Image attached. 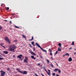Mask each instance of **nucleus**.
<instances>
[{"instance_id": "22", "label": "nucleus", "mask_w": 76, "mask_h": 76, "mask_svg": "<svg viewBox=\"0 0 76 76\" xmlns=\"http://www.w3.org/2000/svg\"><path fill=\"white\" fill-rule=\"evenodd\" d=\"M4 58H3L0 57V60H4Z\"/></svg>"}, {"instance_id": "40", "label": "nucleus", "mask_w": 76, "mask_h": 76, "mask_svg": "<svg viewBox=\"0 0 76 76\" xmlns=\"http://www.w3.org/2000/svg\"><path fill=\"white\" fill-rule=\"evenodd\" d=\"M41 75H42V76H44V75L43 74H42V73H41Z\"/></svg>"}, {"instance_id": "2", "label": "nucleus", "mask_w": 76, "mask_h": 76, "mask_svg": "<svg viewBox=\"0 0 76 76\" xmlns=\"http://www.w3.org/2000/svg\"><path fill=\"white\" fill-rule=\"evenodd\" d=\"M35 44L36 45H37V47H39V48H40V49H41V50H42L43 51H44V52H45V53H47V50L43 49H42V48H41V46H40L39 44H37V43H36Z\"/></svg>"}, {"instance_id": "47", "label": "nucleus", "mask_w": 76, "mask_h": 76, "mask_svg": "<svg viewBox=\"0 0 76 76\" xmlns=\"http://www.w3.org/2000/svg\"><path fill=\"white\" fill-rule=\"evenodd\" d=\"M76 54V52H75L74 53V54Z\"/></svg>"}, {"instance_id": "28", "label": "nucleus", "mask_w": 76, "mask_h": 76, "mask_svg": "<svg viewBox=\"0 0 76 76\" xmlns=\"http://www.w3.org/2000/svg\"><path fill=\"white\" fill-rule=\"evenodd\" d=\"M67 55V56H69V54L68 53H66V54H65V55H66H66Z\"/></svg>"}, {"instance_id": "15", "label": "nucleus", "mask_w": 76, "mask_h": 76, "mask_svg": "<svg viewBox=\"0 0 76 76\" xmlns=\"http://www.w3.org/2000/svg\"><path fill=\"white\" fill-rule=\"evenodd\" d=\"M34 39V36L32 37V39H31L29 40V41H32V40Z\"/></svg>"}, {"instance_id": "7", "label": "nucleus", "mask_w": 76, "mask_h": 76, "mask_svg": "<svg viewBox=\"0 0 76 76\" xmlns=\"http://www.w3.org/2000/svg\"><path fill=\"white\" fill-rule=\"evenodd\" d=\"M22 55L20 54L19 55H18L17 56V58H20V59H22Z\"/></svg>"}, {"instance_id": "51", "label": "nucleus", "mask_w": 76, "mask_h": 76, "mask_svg": "<svg viewBox=\"0 0 76 76\" xmlns=\"http://www.w3.org/2000/svg\"><path fill=\"white\" fill-rule=\"evenodd\" d=\"M47 70H46V69H45V71H46Z\"/></svg>"}, {"instance_id": "17", "label": "nucleus", "mask_w": 76, "mask_h": 76, "mask_svg": "<svg viewBox=\"0 0 76 76\" xmlns=\"http://www.w3.org/2000/svg\"><path fill=\"white\" fill-rule=\"evenodd\" d=\"M61 49H60V48H58V51H61Z\"/></svg>"}, {"instance_id": "49", "label": "nucleus", "mask_w": 76, "mask_h": 76, "mask_svg": "<svg viewBox=\"0 0 76 76\" xmlns=\"http://www.w3.org/2000/svg\"><path fill=\"white\" fill-rule=\"evenodd\" d=\"M66 56V55H63V57H64V56Z\"/></svg>"}, {"instance_id": "1", "label": "nucleus", "mask_w": 76, "mask_h": 76, "mask_svg": "<svg viewBox=\"0 0 76 76\" xmlns=\"http://www.w3.org/2000/svg\"><path fill=\"white\" fill-rule=\"evenodd\" d=\"M8 48V50L10 51L15 52V49L16 48V46L15 45H11Z\"/></svg>"}, {"instance_id": "6", "label": "nucleus", "mask_w": 76, "mask_h": 76, "mask_svg": "<svg viewBox=\"0 0 76 76\" xmlns=\"http://www.w3.org/2000/svg\"><path fill=\"white\" fill-rule=\"evenodd\" d=\"M28 57H26L25 59L24 60V62H25V63H28Z\"/></svg>"}, {"instance_id": "39", "label": "nucleus", "mask_w": 76, "mask_h": 76, "mask_svg": "<svg viewBox=\"0 0 76 76\" xmlns=\"http://www.w3.org/2000/svg\"><path fill=\"white\" fill-rule=\"evenodd\" d=\"M35 76H38V75H37L36 74H35Z\"/></svg>"}, {"instance_id": "48", "label": "nucleus", "mask_w": 76, "mask_h": 76, "mask_svg": "<svg viewBox=\"0 0 76 76\" xmlns=\"http://www.w3.org/2000/svg\"><path fill=\"white\" fill-rule=\"evenodd\" d=\"M56 76H59V75L57 74V75H56Z\"/></svg>"}, {"instance_id": "44", "label": "nucleus", "mask_w": 76, "mask_h": 76, "mask_svg": "<svg viewBox=\"0 0 76 76\" xmlns=\"http://www.w3.org/2000/svg\"><path fill=\"white\" fill-rule=\"evenodd\" d=\"M38 66H40V64H38Z\"/></svg>"}, {"instance_id": "42", "label": "nucleus", "mask_w": 76, "mask_h": 76, "mask_svg": "<svg viewBox=\"0 0 76 76\" xmlns=\"http://www.w3.org/2000/svg\"><path fill=\"white\" fill-rule=\"evenodd\" d=\"M12 16H15V14L13 13V14H12Z\"/></svg>"}, {"instance_id": "50", "label": "nucleus", "mask_w": 76, "mask_h": 76, "mask_svg": "<svg viewBox=\"0 0 76 76\" xmlns=\"http://www.w3.org/2000/svg\"><path fill=\"white\" fill-rule=\"evenodd\" d=\"M40 66H41V67H42V65H40Z\"/></svg>"}, {"instance_id": "34", "label": "nucleus", "mask_w": 76, "mask_h": 76, "mask_svg": "<svg viewBox=\"0 0 76 76\" xmlns=\"http://www.w3.org/2000/svg\"><path fill=\"white\" fill-rule=\"evenodd\" d=\"M2 29V27L0 26V30H1Z\"/></svg>"}, {"instance_id": "41", "label": "nucleus", "mask_w": 76, "mask_h": 76, "mask_svg": "<svg viewBox=\"0 0 76 76\" xmlns=\"http://www.w3.org/2000/svg\"><path fill=\"white\" fill-rule=\"evenodd\" d=\"M10 24H12V21H10Z\"/></svg>"}, {"instance_id": "56", "label": "nucleus", "mask_w": 76, "mask_h": 76, "mask_svg": "<svg viewBox=\"0 0 76 76\" xmlns=\"http://www.w3.org/2000/svg\"><path fill=\"white\" fill-rule=\"evenodd\" d=\"M0 63H1V62H0Z\"/></svg>"}, {"instance_id": "53", "label": "nucleus", "mask_w": 76, "mask_h": 76, "mask_svg": "<svg viewBox=\"0 0 76 76\" xmlns=\"http://www.w3.org/2000/svg\"><path fill=\"white\" fill-rule=\"evenodd\" d=\"M51 58H53V57H51Z\"/></svg>"}, {"instance_id": "38", "label": "nucleus", "mask_w": 76, "mask_h": 76, "mask_svg": "<svg viewBox=\"0 0 76 76\" xmlns=\"http://www.w3.org/2000/svg\"><path fill=\"white\" fill-rule=\"evenodd\" d=\"M56 64L57 66H58V64H57V63L56 62Z\"/></svg>"}, {"instance_id": "52", "label": "nucleus", "mask_w": 76, "mask_h": 76, "mask_svg": "<svg viewBox=\"0 0 76 76\" xmlns=\"http://www.w3.org/2000/svg\"><path fill=\"white\" fill-rule=\"evenodd\" d=\"M0 57H1V55H0Z\"/></svg>"}, {"instance_id": "10", "label": "nucleus", "mask_w": 76, "mask_h": 76, "mask_svg": "<svg viewBox=\"0 0 76 76\" xmlns=\"http://www.w3.org/2000/svg\"><path fill=\"white\" fill-rule=\"evenodd\" d=\"M31 54L32 55H34V56H36L37 55V54L35 53H34V52H31Z\"/></svg>"}, {"instance_id": "3", "label": "nucleus", "mask_w": 76, "mask_h": 76, "mask_svg": "<svg viewBox=\"0 0 76 76\" xmlns=\"http://www.w3.org/2000/svg\"><path fill=\"white\" fill-rule=\"evenodd\" d=\"M0 72H1V76H4L5 74H6V72H4V71L3 70H1V71H0Z\"/></svg>"}, {"instance_id": "33", "label": "nucleus", "mask_w": 76, "mask_h": 76, "mask_svg": "<svg viewBox=\"0 0 76 76\" xmlns=\"http://www.w3.org/2000/svg\"><path fill=\"white\" fill-rule=\"evenodd\" d=\"M7 70L8 71H9V70H10V68H7Z\"/></svg>"}, {"instance_id": "20", "label": "nucleus", "mask_w": 76, "mask_h": 76, "mask_svg": "<svg viewBox=\"0 0 76 76\" xmlns=\"http://www.w3.org/2000/svg\"><path fill=\"white\" fill-rule=\"evenodd\" d=\"M23 38H25V39H26V36L24 35H23Z\"/></svg>"}, {"instance_id": "31", "label": "nucleus", "mask_w": 76, "mask_h": 76, "mask_svg": "<svg viewBox=\"0 0 76 76\" xmlns=\"http://www.w3.org/2000/svg\"><path fill=\"white\" fill-rule=\"evenodd\" d=\"M50 56H52V55H53V54L51 53V52L50 53Z\"/></svg>"}, {"instance_id": "35", "label": "nucleus", "mask_w": 76, "mask_h": 76, "mask_svg": "<svg viewBox=\"0 0 76 76\" xmlns=\"http://www.w3.org/2000/svg\"><path fill=\"white\" fill-rule=\"evenodd\" d=\"M14 42H17V40H15L14 41Z\"/></svg>"}, {"instance_id": "45", "label": "nucleus", "mask_w": 76, "mask_h": 76, "mask_svg": "<svg viewBox=\"0 0 76 76\" xmlns=\"http://www.w3.org/2000/svg\"><path fill=\"white\" fill-rule=\"evenodd\" d=\"M72 47H71L69 49V50H71V49H72Z\"/></svg>"}, {"instance_id": "16", "label": "nucleus", "mask_w": 76, "mask_h": 76, "mask_svg": "<svg viewBox=\"0 0 76 76\" xmlns=\"http://www.w3.org/2000/svg\"><path fill=\"white\" fill-rule=\"evenodd\" d=\"M34 42H31V44L33 45L34 46H35V45H34Z\"/></svg>"}, {"instance_id": "8", "label": "nucleus", "mask_w": 76, "mask_h": 76, "mask_svg": "<svg viewBox=\"0 0 76 76\" xmlns=\"http://www.w3.org/2000/svg\"><path fill=\"white\" fill-rule=\"evenodd\" d=\"M21 73L22 74H23V75H26L27 74V72L26 71H25Z\"/></svg>"}, {"instance_id": "43", "label": "nucleus", "mask_w": 76, "mask_h": 76, "mask_svg": "<svg viewBox=\"0 0 76 76\" xmlns=\"http://www.w3.org/2000/svg\"><path fill=\"white\" fill-rule=\"evenodd\" d=\"M4 21H5L6 22H7V21L6 20H4Z\"/></svg>"}, {"instance_id": "11", "label": "nucleus", "mask_w": 76, "mask_h": 76, "mask_svg": "<svg viewBox=\"0 0 76 76\" xmlns=\"http://www.w3.org/2000/svg\"><path fill=\"white\" fill-rule=\"evenodd\" d=\"M72 61V58L71 57H69L68 59V61Z\"/></svg>"}, {"instance_id": "29", "label": "nucleus", "mask_w": 76, "mask_h": 76, "mask_svg": "<svg viewBox=\"0 0 76 76\" xmlns=\"http://www.w3.org/2000/svg\"><path fill=\"white\" fill-rule=\"evenodd\" d=\"M52 75L53 76H55L56 75V74H55V73H53V74H52Z\"/></svg>"}, {"instance_id": "18", "label": "nucleus", "mask_w": 76, "mask_h": 76, "mask_svg": "<svg viewBox=\"0 0 76 76\" xmlns=\"http://www.w3.org/2000/svg\"><path fill=\"white\" fill-rule=\"evenodd\" d=\"M58 45L60 47H61V44L60 43H58Z\"/></svg>"}, {"instance_id": "37", "label": "nucleus", "mask_w": 76, "mask_h": 76, "mask_svg": "<svg viewBox=\"0 0 76 76\" xmlns=\"http://www.w3.org/2000/svg\"><path fill=\"white\" fill-rule=\"evenodd\" d=\"M29 45L31 47H32V46H31V45H30V44H29Z\"/></svg>"}, {"instance_id": "5", "label": "nucleus", "mask_w": 76, "mask_h": 76, "mask_svg": "<svg viewBox=\"0 0 76 76\" xmlns=\"http://www.w3.org/2000/svg\"><path fill=\"white\" fill-rule=\"evenodd\" d=\"M45 71L47 73L48 75H49L50 76H50L51 75V72H50V70L48 69V71H48H47V70Z\"/></svg>"}, {"instance_id": "46", "label": "nucleus", "mask_w": 76, "mask_h": 76, "mask_svg": "<svg viewBox=\"0 0 76 76\" xmlns=\"http://www.w3.org/2000/svg\"><path fill=\"white\" fill-rule=\"evenodd\" d=\"M19 76V75H15V76Z\"/></svg>"}, {"instance_id": "25", "label": "nucleus", "mask_w": 76, "mask_h": 76, "mask_svg": "<svg viewBox=\"0 0 76 76\" xmlns=\"http://www.w3.org/2000/svg\"><path fill=\"white\" fill-rule=\"evenodd\" d=\"M74 44H75V43H74V42H72V44H71V45H74Z\"/></svg>"}, {"instance_id": "12", "label": "nucleus", "mask_w": 76, "mask_h": 76, "mask_svg": "<svg viewBox=\"0 0 76 76\" xmlns=\"http://www.w3.org/2000/svg\"><path fill=\"white\" fill-rule=\"evenodd\" d=\"M4 53L5 54H7L9 53V52L7 51H4Z\"/></svg>"}, {"instance_id": "26", "label": "nucleus", "mask_w": 76, "mask_h": 76, "mask_svg": "<svg viewBox=\"0 0 76 76\" xmlns=\"http://www.w3.org/2000/svg\"><path fill=\"white\" fill-rule=\"evenodd\" d=\"M49 51H50V53H51V52H52V50H51V49H49Z\"/></svg>"}, {"instance_id": "36", "label": "nucleus", "mask_w": 76, "mask_h": 76, "mask_svg": "<svg viewBox=\"0 0 76 76\" xmlns=\"http://www.w3.org/2000/svg\"><path fill=\"white\" fill-rule=\"evenodd\" d=\"M51 66L52 67H53V65L52 64H51Z\"/></svg>"}, {"instance_id": "4", "label": "nucleus", "mask_w": 76, "mask_h": 76, "mask_svg": "<svg viewBox=\"0 0 76 76\" xmlns=\"http://www.w3.org/2000/svg\"><path fill=\"white\" fill-rule=\"evenodd\" d=\"M4 39L6 40V41H7V42H9V44H10V40H9V39H8V37H7L6 36L4 37Z\"/></svg>"}, {"instance_id": "55", "label": "nucleus", "mask_w": 76, "mask_h": 76, "mask_svg": "<svg viewBox=\"0 0 76 76\" xmlns=\"http://www.w3.org/2000/svg\"><path fill=\"white\" fill-rule=\"evenodd\" d=\"M16 73H17L16 72Z\"/></svg>"}, {"instance_id": "14", "label": "nucleus", "mask_w": 76, "mask_h": 76, "mask_svg": "<svg viewBox=\"0 0 76 76\" xmlns=\"http://www.w3.org/2000/svg\"><path fill=\"white\" fill-rule=\"evenodd\" d=\"M31 57L32 58H33V59H34V60H35V59H36V58H35L34 57V56H31Z\"/></svg>"}, {"instance_id": "19", "label": "nucleus", "mask_w": 76, "mask_h": 76, "mask_svg": "<svg viewBox=\"0 0 76 76\" xmlns=\"http://www.w3.org/2000/svg\"><path fill=\"white\" fill-rule=\"evenodd\" d=\"M46 61H47V63H50V61L48 59H46Z\"/></svg>"}, {"instance_id": "21", "label": "nucleus", "mask_w": 76, "mask_h": 76, "mask_svg": "<svg viewBox=\"0 0 76 76\" xmlns=\"http://www.w3.org/2000/svg\"><path fill=\"white\" fill-rule=\"evenodd\" d=\"M57 70H58V69H55L54 70V71L56 72V71H57Z\"/></svg>"}, {"instance_id": "54", "label": "nucleus", "mask_w": 76, "mask_h": 76, "mask_svg": "<svg viewBox=\"0 0 76 76\" xmlns=\"http://www.w3.org/2000/svg\"><path fill=\"white\" fill-rule=\"evenodd\" d=\"M55 63H56V62H55Z\"/></svg>"}, {"instance_id": "27", "label": "nucleus", "mask_w": 76, "mask_h": 76, "mask_svg": "<svg viewBox=\"0 0 76 76\" xmlns=\"http://www.w3.org/2000/svg\"><path fill=\"white\" fill-rule=\"evenodd\" d=\"M58 72H59V73H61V70H59V69H58Z\"/></svg>"}, {"instance_id": "9", "label": "nucleus", "mask_w": 76, "mask_h": 76, "mask_svg": "<svg viewBox=\"0 0 76 76\" xmlns=\"http://www.w3.org/2000/svg\"><path fill=\"white\" fill-rule=\"evenodd\" d=\"M16 70L18 71L19 72H20V73H22V72L20 71V69H18V68L16 69Z\"/></svg>"}, {"instance_id": "23", "label": "nucleus", "mask_w": 76, "mask_h": 76, "mask_svg": "<svg viewBox=\"0 0 76 76\" xmlns=\"http://www.w3.org/2000/svg\"><path fill=\"white\" fill-rule=\"evenodd\" d=\"M9 7H7L6 9V10H9Z\"/></svg>"}, {"instance_id": "32", "label": "nucleus", "mask_w": 76, "mask_h": 76, "mask_svg": "<svg viewBox=\"0 0 76 76\" xmlns=\"http://www.w3.org/2000/svg\"><path fill=\"white\" fill-rule=\"evenodd\" d=\"M58 53L57 51H56V52L55 53V54L54 55H56V54H57Z\"/></svg>"}, {"instance_id": "30", "label": "nucleus", "mask_w": 76, "mask_h": 76, "mask_svg": "<svg viewBox=\"0 0 76 76\" xmlns=\"http://www.w3.org/2000/svg\"><path fill=\"white\" fill-rule=\"evenodd\" d=\"M33 51H35V47L33 48Z\"/></svg>"}, {"instance_id": "24", "label": "nucleus", "mask_w": 76, "mask_h": 76, "mask_svg": "<svg viewBox=\"0 0 76 76\" xmlns=\"http://www.w3.org/2000/svg\"><path fill=\"white\" fill-rule=\"evenodd\" d=\"M15 28H19V29H20V27H19L17 26H15Z\"/></svg>"}, {"instance_id": "13", "label": "nucleus", "mask_w": 76, "mask_h": 76, "mask_svg": "<svg viewBox=\"0 0 76 76\" xmlns=\"http://www.w3.org/2000/svg\"><path fill=\"white\" fill-rule=\"evenodd\" d=\"M0 45L1 46V47H3L4 48H5L6 47H5L3 45H4V44L3 43H2L0 44Z\"/></svg>"}]
</instances>
